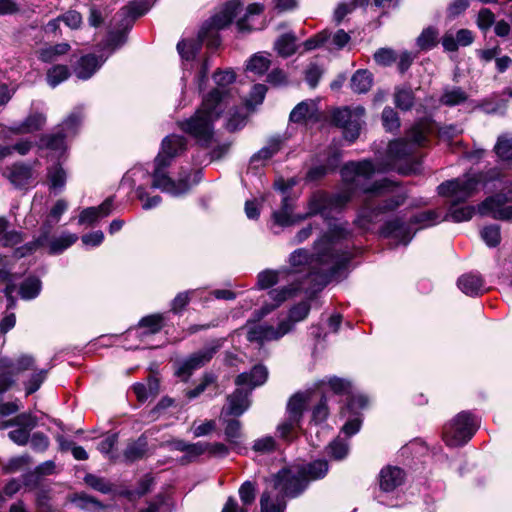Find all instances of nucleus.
Returning a JSON list of instances; mask_svg holds the SVG:
<instances>
[{"instance_id": "f257e3e1", "label": "nucleus", "mask_w": 512, "mask_h": 512, "mask_svg": "<svg viewBox=\"0 0 512 512\" xmlns=\"http://www.w3.org/2000/svg\"><path fill=\"white\" fill-rule=\"evenodd\" d=\"M432 131V124L427 118L421 119L408 132L409 140H395L390 142L387 151V164L373 163L370 160L349 162L341 169L343 183L352 193L366 195L355 223L362 229H368L378 216L393 211L404 204L406 194L403 188L387 178L369 184L368 181L375 173L396 170L403 175L417 171L418 162L414 158V145H423Z\"/></svg>"}, {"instance_id": "f03ea898", "label": "nucleus", "mask_w": 512, "mask_h": 512, "mask_svg": "<svg viewBox=\"0 0 512 512\" xmlns=\"http://www.w3.org/2000/svg\"><path fill=\"white\" fill-rule=\"evenodd\" d=\"M329 231L315 243V253L309 258L305 249H298L290 255L293 267L309 264L310 276L315 275L319 284H326L350 261L352 254L341 248L339 240L345 239L349 231L345 224L328 223Z\"/></svg>"}, {"instance_id": "7ed1b4c3", "label": "nucleus", "mask_w": 512, "mask_h": 512, "mask_svg": "<svg viewBox=\"0 0 512 512\" xmlns=\"http://www.w3.org/2000/svg\"><path fill=\"white\" fill-rule=\"evenodd\" d=\"M295 199L290 194H285L282 197L280 209L272 213L275 224L286 227L317 214L328 219L332 213L340 211L352 200V193L344 183L341 191L332 195L320 191L315 192L309 199L308 212L298 216H293Z\"/></svg>"}, {"instance_id": "20e7f679", "label": "nucleus", "mask_w": 512, "mask_h": 512, "mask_svg": "<svg viewBox=\"0 0 512 512\" xmlns=\"http://www.w3.org/2000/svg\"><path fill=\"white\" fill-rule=\"evenodd\" d=\"M186 149V139L180 135H168L161 143L160 151L154 160V170L152 172V187L160 189L162 192L172 196H180L189 191L190 185L188 179L180 178L173 180L167 172V168L173 160L182 154Z\"/></svg>"}, {"instance_id": "39448f33", "label": "nucleus", "mask_w": 512, "mask_h": 512, "mask_svg": "<svg viewBox=\"0 0 512 512\" xmlns=\"http://www.w3.org/2000/svg\"><path fill=\"white\" fill-rule=\"evenodd\" d=\"M485 184L486 178L483 173L467 174L462 178L440 184L438 186L439 195L451 199V207L445 219H451L454 222L470 220L475 213V208L473 206L457 207L456 205L472 197Z\"/></svg>"}, {"instance_id": "423d86ee", "label": "nucleus", "mask_w": 512, "mask_h": 512, "mask_svg": "<svg viewBox=\"0 0 512 512\" xmlns=\"http://www.w3.org/2000/svg\"><path fill=\"white\" fill-rule=\"evenodd\" d=\"M228 98H204L195 114L178 123L180 129L193 136L201 145H208L213 138L212 123L228 108Z\"/></svg>"}, {"instance_id": "0eeeda50", "label": "nucleus", "mask_w": 512, "mask_h": 512, "mask_svg": "<svg viewBox=\"0 0 512 512\" xmlns=\"http://www.w3.org/2000/svg\"><path fill=\"white\" fill-rule=\"evenodd\" d=\"M240 11H242V5L238 0L227 1L221 10L201 27L198 33V41L200 44L206 43L207 47L210 49L218 48L221 43L218 31L227 27Z\"/></svg>"}, {"instance_id": "6e6552de", "label": "nucleus", "mask_w": 512, "mask_h": 512, "mask_svg": "<svg viewBox=\"0 0 512 512\" xmlns=\"http://www.w3.org/2000/svg\"><path fill=\"white\" fill-rule=\"evenodd\" d=\"M478 429V422L470 412L458 413L443 428V440L448 446L466 444Z\"/></svg>"}, {"instance_id": "1a4fd4ad", "label": "nucleus", "mask_w": 512, "mask_h": 512, "mask_svg": "<svg viewBox=\"0 0 512 512\" xmlns=\"http://www.w3.org/2000/svg\"><path fill=\"white\" fill-rule=\"evenodd\" d=\"M81 123V116L72 113L61 124L60 130L56 133L44 134L40 137L38 142L39 149H47L55 153H63L66 149L65 139L74 136L77 133L78 127Z\"/></svg>"}, {"instance_id": "9d476101", "label": "nucleus", "mask_w": 512, "mask_h": 512, "mask_svg": "<svg viewBox=\"0 0 512 512\" xmlns=\"http://www.w3.org/2000/svg\"><path fill=\"white\" fill-rule=\"evenodd\" d=\"M364 108L357 107L351 110L347 107L336 108L332 111L331 120L333 124L343 130L345 139L355 141L360 134L364 124Z\"/></svg>"}, {"instance_id": "9b49d317", "label": "nucleus", "mask_w": 512, "mask_h": 512, "mask_svg": "<svg viewBox=\"0 0 512 512\" xmlns=\"http://www.w3.org/2000/svg\"><path fill=\"white\" fill-rule=\"evenodd\" d=\"M223 339H214L208 342L202 349L191 354L181 361L176 370V375L188 380L192 373L211 361L213 356L223 346Z\"/></svg>"}, {"instance_id": "f8f14e48", "label": "nucleus", "mask_w": 512, "mask_h": 512, "mask_svg": "<svg viewBox=\"0 0 512 512\" xmlns=\"http://www.w3.org/2000/svg\"><path fill=\"white\" fill-rule=\"evenodd\" d=\"M509 202H512V186L506 194L487 197L478 206V212L481 215H490L496 220L512 222V205H507Z\"/></svg>"}, {"instance_id": "ddd939ff", "label": "nucleus", "mask_w": 512, "mask_h": 512, "mask_svg": "<svg viewBox=\"0 0 512 512\" xmlns=\"http://www.w3.org/2000/svg\"><path fill=\"white\" fill-rule=\"evenodd\" d=\"M246 330L247 340L262 344L266 341L278 340L291 331L289 321H280L277 327L268 324L251 323L242 328Z\"/></svg>"}, {"instance_id": "4468645a", "label": "nucleus", "mask_w": 512, "mask_h": 512, "mask_svg": "<svg viewBox=\"0 0 512 512\" xmlns=\"http://www.w3.org/2000/svg\"><path fill=\"white\" fill-rule=\"evenodd\" d=\"M309 482L298 468L283 469L275 476L274 486L285 495L295 497L303 492Z\"/></svg>"}, {"instance_id": "2eb2a0df", "label": "nucleus", "mask_w": 512, "mask_h": 512, "mask_svg": "<svg viewBox=\"0 0 512 512\" xmlns=\"http://www.w3.org/2000/svg\"><path fill=\"white\" fill-rule=\"evenodd\" d=\"M297 271H294L295 274ZM292 276V282L288 286L282 287L280 289H273L269 292V297L273 301V303L264 304L261 309L258 311V317H264L279 307L283 302L295 296L296 292L301 289V285L298 282V279Z\"/></svg>"}, {"instance_id": "dca6fc26", "label": "nucleus", "mask_w": 512, "mask_h": 512, "mask_svg": "<svg viewBox=\"0 0 512 512\" xmlns=\"http://www.w3.org/2000/svg\"><path fill=\"white\" fill-rule=\"evenodd\" d=\"M4 175L16 188H23L33 180V169L23 163H15L6 168Z\"/></svg>"}, {"instance_id": "f3484780", "label": "nucleus", "mask_w": 512, "mask_h": 512, "mask_svg": "<svg viewBox=\"0 0 512 512\" xmlns=\"http://www.w3.org/2000/svg\"><path fill=\"white\" fill-rule=\"evenodd\" d=\"M105 62L102 57L94 54H87L82 57L74 64L73 72L77 78L87 80L100 69Z\"/></svg>"}, {"instance_id": "a211bd4d", "label": "nucleus", "mask_w": 512, "mask_h": 512, "mask_svg": "<svg viewBox=\"0 0 512 512\" xmlns=\"http://www.w3.org/2000/svg\"><path fill=\"white\" fill-rule=\"evenodd\" d=\"M381 234L386 238L395 239L399 244L404 245H407L412 239L409 227L398 218L386 222L381 230Z\"/></svg>"}, {"instance_id": "6ab92c4d", "label": "nucleus", "mask_w": 512, "mask_h": 512, "mask_svg": "<svg viewBox=\"0 0 512 512\" xmlns=\"http://www.w3.org/2000/svg\"><path fill=\"white\" fill-rule=\"evenodd\" d=\"M405 473L396 466H386L379 474L380 488L385 492H390L402 485Z\"/></svg>"}, {"instance_id": "aec40b11", "label": "nucleus", "mask_w": 512, "mask_h": 512, "mask_svg": "<svg viewBox=\"0 0 512 512\" xmlns=\"http://www.w3.org/2000/svg\"><path fill=\"white\" fill-rule=\"evenodd\" d=\"M268 377V371L263 365L254 366L250 372H244L237 376L235 383L237 386H248L253 389L256 386L264 384Z\"/></svg>"}, {"instance_id": "412c9836", "label": "nucleus", "mask_w": 512, "mask_h": 512, "mask_svg": "<svg viewBox=\"0 0 512 512\" xmlns=\"http://www.w3.org/2000/svg\"><path fill=\"white\" fill-rule=\"evenodd\" d=\"M236 80V74L233 70H217L213 74L215 87L208 93V96H226L229 93V87Z\"/></svg>"}, {"instance_id": "4be33fe9", "label": "nucleus", "mask_w": 512, "mask_h": 512, "mask_svg": "<svg viewBox=\"0 0 512 512\" xmlns=\"http://www.w3.org/2000/svg\"><path fill=\"white\" fill-rule=\"evenodd\" d=\"M314 393L310 391L298 392L294 394L288 401L287 413L292 418V421H301L303 411L308 402L311 401Z\"/></svg>"}, {"instance_id": "5701e85b", "label": "nucleus", "mask_w": 512, "mask_h": 512, "mask_svg": "<svg viewBox=\"0 0 512 512\" xmlns=\"http://www.w3.org/2000/svg\"><path fill=\"white\" fill-rule=\"evenodd\" d=\"M46 116L39 112L29 114L22 122L15 123L11 130L17 134H28L43 128Z\"/></svg>"}, {"instance_id": "b1692460", "label": "nucleus", "mask_w": 512, "mask_h": 512, "mask_svg": "<svg viewBox=\"0 0 512 512\" xmlns=\"http://www.w3.org/2000/svg\"><path fill=\"white\" fill-rule=\"evenodd\" d=\"M149 9L147 2H131L117 13V17L120 22H126V29H130L134 20L144 15Z\"/></svg>"}, {"instance_id": "393cba45", "label": "nucleus", "mask_w": 512, "mask_h": 512, "mask_svg": "<svg viewBox=\"0 0 512 512\" xmlns=\"http://www.w3.org/2000/svg\"><path fill=\"white\" fill-rule=\"evenodd\" d=\"M459 289L468 296H478L485 291L484 282L480 275L468 273L458 279Z\"/></svg>"}, {"instance_id": "a878e982", "label": "nucleus", "mask_w": 512, "mask_h": 512, "mask_svg": "<svg viewBox=\"0 0 512 512\" xmlns=\"http://www.w3.org/2000/svg\"><path fill=\"white\" fill-rule=\"evenodd\" d=\"M227 414L240 416L249 407L250 402L248 399V391L243 388H237L231 395L228 396Z\"/></svg>"}, {"instance_id": "bb28decb", "label": "nucleus", "mask_w": 512, "mask_h": 512, "mask_svg": "<svg viewBox=\"0 0 512 512\" xmlns=\"http://www.w3.org/2000/svg\"><path fill=\"white\" fill-rule=\"evenodd\" d=\"M112 211V199H106L101 205L97 207H88L84 209L79 215L80 224H92L102 217L108 216Z\"/></svg>"}, {"instance_id": "cd10ccee", "label": "nucleus", "mask_w": 512, "mask_h": 512, "mask_svg": "<svg viewBox=\"0 0 512 512\" xmlns=\"http://www.w3.org/2000/svg\"><path fill=\"white\" fill-rule=\"evenodd\" d=\"M285 141L286 138L279 135L271 137L268 144L251 157V163L256 164L267 161L281 149Z\"/></svg>"}, {"instance_id": "c85d7f7f", "label": "nucleus", "mask_w": 512, "mask_h": 512, "mask_svg": "<svg viewBox=\"0 0 512 512\" xmlns=\"http://www.w3.org/2000/svg\"><path fill=\"white\" fill-rule=\"evenodd\" d=\"M373 83V75L366 69L357 70L351 77L350 86L353 93L365 94Z\"/></svg>"}, {"instance_id": "c756f323", "label": "nucleus", "mask_w": 512, "mask_h": 512, "mask_svg": "<svg viewBox=\"0 0 512 512\" xmlns=\"http://www.w3.org/2000/svg\"><path fill=\"white\" fill-rule=\"evenodd\" d=\"M71 49L68 43L47 45L37 51L38 58L42 62L50 63L56 61L60 56L67 54Z\"/></svg>"}, {"instance_id": "7c9ffc66", "label": "nucleus", "mask_w": 512, "mask_h": 512, "mask_svg": "<svg viewBox=\"0 0 512 512\" xmlns=\"http://www.w3.org/2000/svg\"><path fill=\"white\" fill-rule=\"evenodd\" d=\"M439 42V31L433 26L423 29L416 39V45L421 51L431 50L435 48Z\"/></svg>"}, {"instance_id": "2f4dec72", "label": "nucleus", "mask_w": 512, "mask_h": 512, "mask_svg": "<svg viewBox=\"0 0 512 512\" xmlns=\"http://www.w3.org/2000/svg\"><path fill=\"white\" fill-rule=\"evenodd\" d=\"M308 482L324 477L328 471L326 461L317 460L307 465L297 467Z\"/></svg>"}, {"instance_id": "473e14b6", "label": "nucleus", "mask_w": 512, "mask_h": 512, "mask_svg": "<svg viewBox=\"0 0 512 512\" xmlns=\"http://www.w3.org/2000/svg\"><path fill=\"white\" fill-rule=\"evenodd\" d=\"M291 275H293V272L265 270L258 274L257 286L259 289H267Z\"/></svg>"}, {"instance_id": "72a5a7b5", "label": "nucleus", "mask_w": 512, "mask_h": 512, "mask_svg": "<svg viewBox=\"0 0 512 512\" xmlns=\"http://www.w3.org/2000/svg\"><path fill=\"white\" fill-rule=\"evenodd\" d=\"M340 157L341 153L338 150H334L327 158L326 164L311 168L308 171L307 177L310 180H317L321 178L328 172V170L334 169L338 165Z\"/></svg>"}, {"instance_id": "f704fd0d", "label": "nucleus", "mask_w": 512, "mask_h": 512, "mask_svg": "<svg viewBox=\"0 0 512 512\" xmlns=\"http://www.w3.org/2000/svg\"><path fill=\"white\" fill-rule=\"evenodd\" d=\"M270 65L271 60L269 55L256 53L247 62L246 70L257 75H262L269 69Z\"/></svg>"}, {"instance_id": "c9c22d12", "label": "nucleus", "mask_w": 512, "mask_h": 512, "mask_svg": "<svg viewBox=\"0 0 512 512\" xmlns=\"http://www.w3.org/2000/svg\"><path fill=\"white\" fill-rule=\"evenodd\" d=\"M78 240V236L73 233H63L54 238L49 243V252L51 254H60Z\"/></svg>"}, {"instance_id": "e433bc0d", "label": "nucleus", "mask_w": 512, "mask_h": 512, "mask_svg": "<svg viewBox=\"0 0 512 512\" xmlns=\"http://www.w3.org/2000/svg\"><path fill=\"white\" fill-rule=\"evenodd\" d=\"M41 290V281L36 277L26 278L20 286V296L23 299L30 300L38 296Z\"/></svg>"}, {"instance_id": "4c0bfd02", "label": "nucleus", "mask_w": 512, "mask_h": 512, "mask_svg": "<svg viewBox=\"0 0 512 512\" xmlns=\"http://www.w3.org/2000/svg\"><path fill=\"white\" fill-rule=\"evenodd\" d=\"M495 153L503 161L512 160V136L500 135L494 146Z\"/></svg>"}, {"instance_id": "58836bf2", "label": "nucleus", "mask_w": 512, "mask_h": 512, "mask_svg": "<svg viewBox=\"0 0 512 512\" xmlns=\"http://www.w3.org/2000/svg\"><path fill=\"white\" fill-rule=\"evenodd\" d=\"M261 512H284L286 502L283 498L272 499L268 492H264L260 498Z\"/></svg>"}, {"instance_id": "ea45409f", "label": "nucleus", "mask_w": 512, "mask_h": 512, "mask_svg": "<svg viewBox=\"0 0 512 512\" xmlns=\"http://www.w3.org/2000/svg\"><path fill=\"white\" fill-rule=\"evenodd\" d=\"M70 76L69 68L66 65H54L48 69L46 74L47 83L56 87Z\"/></svg>"}, {"instance_id": "a19ab883", "label": "nucleus", "mask_w": 512, "mask_h": 512, "mask_svg": "<svg viewBox=\"0 0 512 512\" xmlns=\"http://www.w3.org/2000/svg\"><path fill=\"white\" fill-rule=\"evenodd\" d=\"M296 38L292 34H284L279 37L275 43V48L279 55L289 57L296 51Z\"/></svg>"}, {"instance_id": "79ce46f5", "label": "nucleus", "mask_w": 512, "mask_h": 512, "mask_svg": "<svg viewBox=\"0 0 512 512\" xmlns=\"http://www.w3.org/2000/svg\"><path fill=\"white\" fill-rule=\"evenodd\" d=\"M147 451V441L144 437L138 438V440L130 443L125 452L124 456L128 461H135L142 458Z\"/></svg>"}, {"instance_id": "37998d69", "label": "nucleus", "mask_w": 512, "mask_h": 512, "mask_svg": "<svg viewBox=\"0 0 512 512\" xmlns=\"http://www.w3.org/2000/svg\"><path fill=\"white\" fill-rule=\"evenodd\" d=\"M47 177L51 189L61 190L64 188L66 183V172L59 164L48 169Z\"/></svg>"}, {"instance_id": "c03bdc74", "label": "nucleus", "mask_w": 512, "mask_h": 512, "mask_svg": "<svg viewBox=\"0 0 512 512\" xmlns=\"http://www.w3.org/2000/svg\"><path fill=\"white\" fill-rule=\"evenodd\" d=\"M201 49V44L197 39L182 40L177 44V50L183 59L191 60Z\"/></svg>"}, {"instance_id": "a18cd8bd", "label": "nucleus", "mask_w": 512, "mask_h": 512, "mask_svg": "<svg viewBox=\"0 0 512 512\" xmlns=\"http://www.w3.org/2000/svg\"><path fill=\"white\" fill-rule=\"evenodd\" d=\"M411 222L418 224L419 228H426L440 222V215L434 210L422 211L415 214Z\"/></svg>"}, {"instance_id": "49530a36", "label": "nucleus", "mask_w": 512, "mask_h": 512, "mask_svg": "<svg viewBox=\"0 0 512 512\" xmlns=\"http://www.w3.org/2000/svg\"><path fill=\"white\" fill-rule=\"evenodd\" d=\"M140 328H146L147 331L144 334H156L163 327V316L160 314H154L142 318L139 322Z\"/></svg>"}, {"instance_id": "de8ad7c7", "label": "nucleus", "mask_w": 512, "mask_h": 512, "mask_svg": "<svg viewBox=\"0 0 512 512\" xmlns=\"http://www.w3.org/2000/svg\"><path fill=\"white\" fill-rule=\"evenodd\" d=\"M38 425V419L36 416L32 415L31 413H21L18 414L13 419L7 420L2 424V428H8V427H18V426H37Z\"/></svg>"}, {"instance_id": "09e8293b", "label": "nucleus", "mask_w": 512, "mask_h": 512, "mask_svg": "<svg viewBox=\"0 0 512 512\" xmlns=\"http://www.w3.org/2000/svg\"><path fill=\"white\" fill-rule=\"evenodd\" d=\"M48 234H49L48 230H45L43 235L40 236L38 239L28 242L25 245L17 248L15 251V256L18 258H22V257L32 254L39 247L44 245L45 241L47 240Z\"/></svg>"}, {"instance_id": "8fccbe9b", "label": "nucleus", "mask_w": 512, "mask_h": 512, "mask_svg": "<svg viewBox=\"0 0 512 512\" xmlns=\"http://www.w3.org/2000/svg\"><path fill=\"white\" fill-rule=\"evenodd\" d=\"M68 204L65 200L59 199L56 201L55 205L51 208L48 218L44 224L46 230H50L54 224H56L61 215L67 210Z\"/></svg>"}, {"instance_id": "3c124183", "label": "nucleus", "mask_w": 512, "mask_h": 512, "mask_svg": "<svg viewBox=\"0 0 512 512\" xmlns=\"http://www.w3.org/2000/svg\"><path fill=\"white\" fill-rule=\"evenodd\" d=\"M226 439L233 445H238L242 437L241 422L236 419H231L226 422L224 430Z\"/></svg>"}, {"instance_id": "603ef678", "label": "nucleus", "mask_w": 512, "mask_h": 512, "mask_svg": "<svg viewBox=\"0 0 512 512\" xmlns=\"http://www.w3.org/2000/svg\"><path fill=\"white\" fill-rule=\"evenodd\" d=\"M36 426H18L16 429L10 431L8 433L9 439L14 442L15 444L19 446H25L30 439V432L35 428Z\"/></svg>"}, {"instance_id": "864d4df0", "label": "nucleus", "mask_w": 512, "mask_h": 512, "mask_svg": "<svg viewBox=\"0 0 512 512\" xmlns=\"http://www.w3.org/2000/svg\"><path fill=\"white\" fill-rule=\"evenodd\" d=\"M118 31H111L107 39V45L115 50L126 42V35L129 29H126V22H120Z\"/></svg>"}, {"instance_id": "5fc2aeb1", "label": "nucleus", "mask_w": 512, "mask_h": 512, "mask_svg": "<svg viewBox=\"0 0 512 512\" xmlns=\"http://www.w3.org/2000/svg\"><path fill=\"white\" fill-rule=\"evenodd\" d=\"M481 237L488 246H497L501 240L500 227L495 224L484 227L481 231Z\"/></svg>"}, {"instance_id": "6e6d98bb", "label": "nucleus", "mask_w": 512, "mask_h": 512, "mask_svg": "<svg viewBox=\"0 0 512 512\" xmlns=\"http://www.w3.org/2000/svg\"><path fill=\"white\" fill-rule=\"evenodd\" d=\"M309 311L310 305L307 302L299 303L290 310L288 318L283 321H289L292 329L294 323L304 320L309 314Z\"/></svg>"}, {"instance_id": "4d7b16f0", "label": "nucleus", "mask_w": 512, "mask_h": 512, "mask_svg": "<svg viewBox=\"0 0 512 512\" xmlns=\"http://www.w3.org/2000/svg\"><path fill=\"white\" fill-rule=\"evenodd\" d=\"M226 116V128L229 131L238 130L245 124V116L242 113H240L239 110L236 108H230L229 111L226 113Z\"/></svg>"}, {"instance_id": "13d9d810", "label": "nucleus", "mask_w": 512, "mask_h": 512, "mask_svg": "<svg viewBox=\"0 0 512 512\" xmlns=\"http://www.w3.org/2000/svg\"><path fill=\"white\" fill-rule=\"evenodd\" d=\"M84 480L87 485L101 493L106 494L112 491V485L102 477L87 474Z\"/></svg>"}, {"instance_id": "bf43d9fd", "label": "nucleus", "mask_w": 512, "mask_h": 512, "mask_svg": "<svg viewBox=\"0 0 512 512\" xmlns=\"http://www.w3.org/2000/svg\"><path fill=\"white\" fill-rule=\"evenodd\" d=\"M481 109L487 114L502 115L507 109V103L503 98H492L481 105Z\"/></svg>"}, {"instance_id": "052dcab7", "label": "nucleus", "mask_w": 512, "mask_h": 512, "mask_svg": "<svg viewBox=\"0 0 512 512\" xmlns=\"http://www.w3.org/2000/svg\"><path fill=\"white\" fill-rule=\"evenodd\" d=\"M382 123L384 128L390 132L396 131L400 127L398 115L392 108H385L383 110Z\"/></svg>"}, {"instance_id": "680f3d73", "label": "nucleus", "mask_w": 512, "mask_h": 512, "mask_svg": "<svg viewBox=\"0 0 512 512\" xmlns=\"http://www.w3.org/2000/svg\"><path fill=\"white\" fill-rule=\"evenodd\" d=\"M47 376V370L41 369L33 373L30 379L24 383L26 394L30 395L36 392Z\"/></svg>"}, {"instance_id": "e2e57ef3", "label": "nucleus", "mask_w": 512, "mask_h": 512, "mask_svg": "<svg viewBox=\"0 0 512 512\" xmlns=\"http://www.w3.org/2000/svg\"><path fill=\"white\" fill-rule=\"evenodd\" d=\"M300 421H292V418H287L278 425L277 431L284 440L290 441L293 438L295 429L299 426Z\"/></svg>"}, {"instance_id": "0e129e2a", "label": "nucleus", "mask_w": 512, "mask_h": 512, "mask_svg": "<svg viewBox=\"0 0 512 512\" xmlns=\"http://www.w3.org/2000/svg\"><path fill=\"white\" fill-rule=\"evenodd\" d=\"M374 60L383 66H389L397 60V55L393 49L380 48L374 53Z\"/></svg>"}, {"instance_id": "69168bd1", "label": "nucleus", "mask_w": 512, "mask_h": 512, "mask_svg": "<svg viewBox=\"0 0 512 512\" xmlns=\"http://www.w3.org/2000/svg\"><path fill=\"white\" fill-rule=\"evenodd\" d=\"M239 496L243 505L252 504L256 497L255 485L250 481L244 482L239 488Z\"/></svg>"}, {"instance_id": "338daca9", "label": "nucleus", "mask_w": 512, "mask_h": 512, "mask_svg": "<svg viewBox=\"0 0 512 512\" xmlns=\"http://www.w3.org/2000/svg\"><path fill=\"white\" fill-rule=\"evenodd\" d=\"M267 83L273 87H285L289 84L288 75L282 69H273L267 75Z\"/></svg>"}, {"instance_id": "774afa93", "label": "nucleus", "mask_w": 512, "mask_h": 512, "mask_svg": "<svg viewBox=\"0 0 512 512\" xmlns=\"http://www.w3.org/2000/svg\"><path fill=\"white\" fill-rule=\"evenodd\" d=\"M328 453L337 460L343 459L348 453V444L341 439H335L328 446Z\"/></svg>"}]
</instances>
